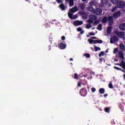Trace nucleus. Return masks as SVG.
<instances>
[{"mask_svg":"<svg viewBox=\"0 0 125 125\" xmlns=\"http://www.w3.org/2000/svg\"><path fill=\"white\" fill-rule=\"evenodd\" d=\"M120 71H122V72H123V73H125V70L121 69V70H120Z\"/></svg>","mask_w":125,"mask_h":125,"instance_id":"53","label":"nucleus"},{"mask_svg":"<svg viewBox=\"0 0 125 125\" xmlns=\"http://www.w3.org/2000/svg\"><path fill=\"white\" fill-rule=\"evenodd\" d=\"M90 6L88 7V9L90 12L96 14L97 15H100L102 13V9L97 8L96 9L93 8V5H94V2L93 1H90L89 2Z\"/></svg>","mask_w":125,"mask_h":125,"instance_id":"1","label":"nucleus"},{"mask_svg":"<svg viewBox=\"0 0 125 125\" xmlns=\"http://www.w3.org/2000/svg\"><path fill=\"white\" fill-rule=\"evenodd\" d=\"M117 8H118L117 6L114 7V8H113L111 9V12H115V11H116V10H117V9H118Z\"/></svg>","mask_w":125,"mask_h":125,"instance_id":"28","label":"nucleus"},{"mask_svg":"<svg viewBox=\"0 0 125 125\" xmlns=\"http://www.w3.org/2000/svg\"><path fill=\"white\" fill-rule=\"evenodd\" d=\"M90 36H95V33L94 32H91L89 33Z\"/></svg>","mask_w":125,"mask_h":125,"instance_id":"41","label":"nucleus"},{"mask_svg":"<svg viewBox=\"0 0 125 125\" xmlns=\"http://www.w3.org/2000/svg\"><path fill=\"white\" fill-rule=\"evenodd\" d=\"M66 44H64L63 43H60V49H65L66 48Z\"/></svg>","mask_w":125,"mask_h":125,"instance_id":"13","label":"nucleus"},{"mask_svg":"<svg viewBox=\"0 0 125 125\" xmlns=\"http://www.w3.org/2000/svg\"><path fill=\"white\" fill-rule=\"evenodd\" d=\"M106 32L108 35L111 34V32H112V27L108 26L106 29Z\"/></svg>","mask_w":125,"mask_h":125,"instance_id":"16","label":"nucleus"},{"mask_svg":"<svg viewBox=\"0 0 125 125\" xmlns=\"http://www.w3.org/2000/svg\"><path fill=\"white\" fill-rule=\"evenodd\" d=\"M59 7V8H60V9L62 11L66 10V6H65L64 3H62V4H60Z\"/></svg>","mask_w":125,"mask_h":125,"instance_id":"9","label":"nucleus"},{"mask_svg":"<svg viewBox=\"0 0 125 125\" xmlns=\"http://www.w3.org/2000/svg\"><path fill=\"white\" fill-rule=\"evenodd\" d=\"M80 94L81 96H86V94H87V91H86V89L84 88H82L80 91Z\"/></svg>","mask_w":125,"mask_h":125,"instance_id":"3","label":"nucleus"},{"mask_svg":"<svg viewBox=\"0 0 125 125\" xmlns=\"http://www.w3.org/2000/svg\"><path fill=\"white\" fill-rule=\"evenodd\" d=\"M88 22L90 24H92V23H93V21L92 20H89V21H88Z\"/></svg>","mask_w":125,"mask_h":125,"instance_id":"42","label":"nucleus"},{"mask_svg":"<svg viewBox=\"0 0 125 125\" xmlns=\"http://www.w3.org/2000/svg\"><path fill=\"white\" fill-rule=\"evenodd\" d=\"M112 39L113 40V41H115V42H118L119 41V38L115 36H113Z\"/></svg>","mask_w":125,"mask_h":125,"instance_id":"23","label":"nucleus"},{"mask_svg":"<svg viewBox=\"0 0 125 125\" xmlns=\"http://www.w3.org/2000/svg\"><path fill=\"white\" fill-rule=\"evenodd\" d=\"M116 5L118 8H123V7H125V2L123 1H117Z\"/></svg>","mask_w":125,"mask_h":125,"instance_id":"2","label":"nucleus"},{"mask_svg":"<svg viewBox=\"0 0 125 125\" xmlns=\"http://www.w3.org/2000/svg\"><path fill=\"white\" fill-rule=\"evenodd\" d=\"M115 65H118L119 66H121L122 63H115Z\"/></svg>","mask_w":125,"mask_h":125,"instance_id":"51","label":"nucleus"},{"mask_svg":"<svg viewBox=\"0 0 125 125\" xmlns=\"http://www.w3.org/2000/svg\"><path fill=\"white\" fill-rule=\"evenodd\" d=\"M120 47L121 49L123 50V49H125V46L124 45V44L122 43L120 44Z\"/></svg>","mask_w":125,"mask_h":125,"instance_id":"27","label":"nucleus"},{"mask_svg":"<svg viewBox=\"0 0 125 125\" xmlns=\"http://www.w3.org/2000/svg\"><path fill=\"white\" fill-rule=\"evenodd\" d=\"M85 28H86V29H90V28H91V24H87L86 25Z\"/></svg>","mask_w":125,"mask_h":125,"instance_id":"30","label":"nucleus"},{"mask_svg":"<svg viewBox=\"0 0 125 125\" xmlns=\"http://www.w3.org/2000/svg\"><path fill=\"white\" fill-rule=\"evenodd\" d=\"M71 65H73V63H71Z\"/></svg>","mask_w":125,"mask_h":125,"instance_id":"62","label":"nucleus"},{"mask_svg":"<svg viewBox=\"0 0 125 125\" xmlns=\"http://www.w3.org/2000/svg\"><path fill=\"white\" fill-rule=\"evenodd\" d=\"M121 67L123 68V69H125V62L124 61L121 62Z\"/></svg>","mask_w":125,"mask_h":125,"instance_id":"26","label":"nucleus"},{"mask_svg":"<svg viewBox=\"0 0 125 125\" xmlns=\"http://www.w3.org/2000/svg\"><path fill=\"white\" fill-rule=\"evenodd\" d=\"M114 61H115L116 62H118V59H115Z\"/></svg>","mask_w":125,"mask_h":125,"instance_id":"55","label":"nucleus"},{"mask_svg":"<svg viewBox=\"0 0 125 125\" xmlns=\"http://www.w3.org/2000/svg\"><path fill=\"white\" fill-rule=\"evenodd\" d=\"M99 92L101 94H104V93H105V89L103 88H101L99 89Z\"/></svg>","mask_w":125,"mask_h":125,"instance_id":"18","label":"nucleus"},{"mask_svg":"<svg viewBox=\"0 0 125 125\" xmlns=\"http://www.w3.org/2000/svg\"><path fill=\"white\" fill-rule=\"evenodd\" d=\"M108 21L109 26H112V25H113V17H108Z\"/></svg>","mask_w":125,"mask_h":125,"instance_id":"11","label":"nucleus"},{"mask_svg":"<svg viewBox=\"0 0 125 125\" xmlns=\"http://www.w3.org/2000/svg\"><path fill=\"white\" fill-rule=\"evenodd\" d=\"M88 42H89V43L90 44H91V43H93V40H91V39H88Z\"/></svg>","mask_w":125,"mask_h":125,"instance_id":"36","label":"nucleus"},{"mask_svg":"<svg viewBox=\"0 0 125 125\" xmlns=\"http://www.w3.org/2000/svg\"><path fill=\"white\" fill-rule=\"evenodd\" d=\"M115 34L118 37H121V38H123L124 36H125V32H118L116 31Z\"/></svg>","mask_w":125,"mask_h":125,"instance_id":"7","label":"nucleus"},{"mask_svg":"<svg viewBox=\"0 0 125 125\" xmlns=\"http://www.w3.org/2000/svg\"><path fill=\"white\" fill-rule=\"evenodd\" d=\"M84 8H85V5H84V4H82L81 5V9L82 10H83V9H84Z\"/></svg>","mask_w":125,"mask_h":125,"instance_id":"29","label":"nucleus"},{"mask_svg":"<svg viewBox=\"0 0 125 125\" xmlns=\"http://www.w3.org/2000/svg\"><path fill=\"white\" fill-rule=\"evenodd\" d=\"M89 18L91 20H93V21H94L95 20H97V17L94 15H90L89 16Z\"/></svg>","mask_w":125,"mask_h":125,"instance_id":"15","label":"nucleus"},{"mask_svg":"<svg viewBox=\"0 0 125 125\" xmlns=\"http://www.w3.org/2000/svg\"><path fill=\"white\" fill-rule=\"evenodd\" d=\"M121 31H125V23H122L119 26Z\"/></svg>","mask_w":125,"mask_h":125,"instance_id":"10","label":"nucleus"},{"mask_svg":"<svg viewBox=\"0 0 125 125\" xmlns=\"http://www.w3.org/2000/svg\"><path fill=\"white\" fill-rule=\"evenodd\" d=\"M113 52L114 53H115V52H118V48H115Z\"/></svg>","mask_w":125,"mask_h":125,"instance_id":"43","label":"nucleus"},{"mask_svg":"<svg viewBox=\"0 0 125 125\" xmlns=\"http://www.w3.org/2000/svg\"><path fill=\"white\" fill-rule=\"evenodd\" d=\"M105 53H108V50H106L105 51Z\"/></svg>","mask_w":125,"mask_h":125,"instance_id":"57","label":"nucleus"},{"mask_svg":"<svg viewBox=\"0 0 125 125\" xmlns=\"http://www.w3.org/2000/svg\"><path fill=\"white\" fill-rule=\"evenodd\" d=\"M83 24V22L82 21H75L74 22V25L75 26H80Z\"/></svg>","mask_w":125,"mask_h":125,"instance_id":"6","label":"nucleus"},{"mask_svg":"<svg viewBox=\"0 0 125 125\" xmlns=\"http://www.w3.org/2000/svg\"><path fill=\"white\" fill-rule=\"evenodd\" d=\"M99 60H100V61L102 62V61H103V58H101L99 59Z\"/></svg>","mask_w":125,"mask_h":125,"instance_id":"50","label":"nucleus"},{"mask_svg":"<svg viewBox=\"0 0 125 125\" xmlns=\"http://www.w3.org/2000/svg\"><path fill=\"white\" fill-rule=\"evenodd\" d=\"M91 39L92 40H96V37H91Z\"/></svg>","mask_w":125,"mask_h":125,"instance_id":"48","label":"nucleus"},{"mask_svg":"<svg viewBox=\"0 0 125 125\" xmlns=\"http://www.w3.org/2000/svg\"><path fill=\"white\" fill-rule=\"evenodd\" d=\"M95 28V27L92 28V30H94Z\"/></svg>","mask_w":125,"mask_h":125,"instance_id":"58","label":"nucleus"},{"mask_svg":"<svg viewBox=\"0 0 125 125\" xmlns=\"http://www.w3.org/2000/svg\"><path fill=\"white\" fill-rule=\"evenodd\" d=\"M95 51H98V50H101V48L99 47L96 46V45L94 46Z\"/></svg>","mask_w":125,"mask_h":125,"instance_id":"21","label":"nucleus"},{"mask_svg":"<svg viewBox=\"0 0 125 125\" xmlns=\"http://www.w3.org/2000/svg\"><path fill=\"white\" fill-rule=\"evenodd\" d=\"M114 42H115L113 38L110 39V43H114Z\"/></svg>","mask_w":125,"mask_h":125,"instance_id":"39","label":"nucleus"},{"mask_svg":"<svg viewBox=\"0 0 125 125\" xmlns=\"http://www.w3.org/2000/svg\"><path fill=\"white\" fill-rule=\"evenodd\" d=\"M96 90V89H95V88L94 87H92L91 88V91L92 92H95V91Z\"/></svg>","mask_w":125,"mask_h":125,"instance_id":"38","label":"nucleus"},{"mask_svg":"<svg viewBox=\"0 0 125 125\" xmlns=\"http://www.w3.org/2000/svg\"><path fill=\"white\" fill-rule=\"evenodd\" d=\"M69 60H70V61H73V59H72V58H70V59H69Z\"/></svg>","mask_w":125,"mask_h":125,"instance_id":"54","label":"nucleus"},{"mask_svg":"<svg viewBox=\"0 0 125 125\" xmlns=\"http://www.w3.org/2000/svg\"><path fill=\"white\" fill-rule=\"evenodd\" d=\"M78 86H79V87H81V86H82V83H78Z\"/></svg>","mask_w":125,"mask_h":125,"instance_id":"47","label":"nucleus"},{"mask_svg":"<svg viewBox=\"0 0 125 125\" xmlns=\"http://www.w3.org/2000/svg\"><path fill=\"white\" fill-rule=\"evenodd\" d=\"M121 15H122V12H121L120 11L116 12L113 14V16L114 17V18H119V17H121Z\"/></svg>","mask_w":125,"mask_h":125,"instance_id":"5","label":"nucleus"},{"mask_svg":"<svg viewBox=\"0 0 125 125\" xmlns=\"http://www.w3.org/2000/svg\"><path fill=\"white\" fill-rule=\"evenodd\" d=\"M109 18H107V17H104L103 19L102 20V23H106V22H107V21H108Z\"/></svg>","mask_w":125,"mask_h":125,"instance_id":"14","label":"nucleus"},{"mask_svg":"<svg viewBox=\"0 0 125 125\" xmlns=\"http://www.w3.org/2000/svg\"><path fill=\"white\" fill-rule=\"evenodd\" d=\"M123 77H124V80H125V74L124 75Z\"/></svg>","mask_w":125,"mask_h":125,"instance_id":"56","label":"nucleus"},{"mask_svg":"<svg viewBox=\"0 0 125 125\" xmlns=\"http://www.w3.org/2000/svg\"><path fill=\"white\" fill-rule=\"evenodd\" d=\"M80 14L82 15V17L83 19H87V15H86V13H84V12H80Z\"/></svg>","mask_w":125,"mask_h":125,"instance_id":"8","label":"nucleus"},{"mask_svg":"<svg viewBox=\"0 0 125 125\" xmlns=\"http://www.w3.org/2000/svg\"><path fill=\"white\" fill-rule=\"evenodd\" d=\"M118 55L119 56L120 58L124 60L125 59V57H124V53L122 51H120L118 53Z\"/></svg>","mask_w":125,"mask_h":125,"instance_id":"12","label":"nucleus"},{"mask_svg":"<svg viewBox=\"0 0 125 125\" xmlns=\"http://www.w3.org/2000/svg\"><path fill=\"white\" fill-rule=\"evenodd\" d=\"M108 87H109V88H113V84H112V83H109L108 84Z\"/></svg>","mask_w":125,"mask_h":125,"instance_id":"34","label":"nucleus"},{"mask_svg":"<svg viewBox=\"0 0 125 125\" xmlns=\"http://www.w3.org/2000/svg\"><path fill=\"white\" fill-rule=\"evenodd\" d=\"M93 43H94V44L97 43V40H93Z\"/></svg>","mask_w":125,"mask_h":125,"instance_id":"44","label":"nucleus"},{"mask_svg":"<svg viewBox=\"0 0 125 125\" xmlns=\"http://www.w3.org/2000/svg\"><path fill=\"white\" fill-rule=\"evenodd\" d=\"M74 6V0H69V6L71 7V6Z\"/></svg>","mask_w":125,"mask_h":125,"instance_id":"20","label":"nucleus"},{"mask_svg":"<svg viewBox=\"0 0 125 125\" xmlns=\"http://www.w3.org/2000/svg\"><path fill=\"white\" fill-rule=\"evenodd\" d=\"M103 42V41L101 40H97V43H102Z\"/></svg>","mask_w":125,"mask_h":125,"instance_id":"35","label":"nucleus"},{"mask_svg":"<svg viewBox=\"0 0 125 125\" xmlns=\"http://www.w3.org/2000/svg\"><path fill=\"white\" fill-rule=\"evenodd\" d=\"M97 29L99 31H102V24H99L98 25V27L97 28Z\"/></svg>","mask_w":125,"mask_h":125,"instance_id":"19","label":"nucleus"},{"mask_svg":"<svg viewBox=\"0 0 125 125\" xmlns=\"http://www.w3.org/2000/svg\"><path fill=\"white\" fill-rule=\"evenodd\" d=\"M83 1H86V0H82Z\"/></svg>","mask_w":125,"mask_h":125,"instance_id":"59","label":"nucleus"},{"mask_svg":"<svg viewBox=\"0 0 125 125\" xmlns=\"http://www.w3.org/2000/svg\"><path fill=\"white\" fill-rule=\"evenodd\" d=\"M76 11H78V8L77 7H74L70 9V12L74 13Z\"/></svg>","mask_w":125,"mask_h":125,"instance_id":"17","label":"nucleus"},{"mask_svg":"<svg viewBox=\"0 0 125 125\" xmlns=\"http://www.w3.org/2000/svg\"><path fill=\"white\" fill-rule=\"evenodd\" d=\"M58 3H62L63 1L61 0H56Z\"/></svg>","mask_w":125,"mask_h":125,"instance_id":"37","label":"nucleus"},{"mask_svg":"<svg viewBox=\"0 0 125 125\" xmlns=\"http://www.w3.org/2000/svg\"><path fill=\"white\" fill-rule=\"evenodd\" d=\"M95 21L94 22V25H97V24H99V23H100V20H95L94 21Z\"/></svg>","mask_w":125,"mask_h":125,"instance_id":"22","label":"nucleus"},{"mask_svg":"<svg viewBox=\"0 0 125 125\" xmlns=\"http://www.w3.org/2000/svg\"><path fill=\"white\" fill-rule=\"evenodd\" d=\"M114 68L116 70H117L118 71H121V70H122V68H120V67H118L117 66H114Z\"/></svg>","mask_w":125,"mask_h":125,"instance_id":"32","label":"nucleus"},{"mask_svg":"<svg viewBox=\"0 0 125 125\" xmlns=\"http://www.w3.org/2000/svg\"><path fill=\"white\" fill-rule=\"evenodd\" d=\"M61 39H62V41H65V36H62Z\"/></svg>","mask_w":125,"mask_h":125,"instance_id":"46","label":"nucleus"},{"mask_svg":"<svg viewBox=\"0 0 125 125\" xmlns=\"http://www.w3.org/2000/svg\"><path fill=\"white\" fill-rule=\"evenodd\" d=\"M82 30H83V29L81 28V27H78L77 28V31L78 32H80Z\"/></svg>","mask_w":125,"mask_h":125,"instance_id":"40","label":"nucleus"},{"mask_svg":"<svg viewBox=\"0 0 125 125\" xmlns=\"http://www.w3.org/2000/svg\"><path fill=\"white\" fill-rule=\"evenodd\" d=\"M99 56L100 57H101L102 56H104V51L101 52L99 54Z\"/></svg>","mask_w":125,"mask_h":125,"instance_id":"31","label":"nucleus"},{"mask_svg":"<svg viewBox=\"0 0 125 125\" xmlns=\"http://www.w3.org/2000/svg\"><path fill=\"white\" fill-rule=\"evenodd\" d=\"M80 33L81 35H83L84 33V31L82 30L81 31H80Z\"/></svg>","mask_w":125,"mask_h":125,"instance_id":"45","label":"nucleus"},{"mask_svg":"<svg viewBox=\"0 0 125 125\" xmlns=\"http://www.w3.org/2000/svg\"><path fill=\"white\" fill-rule=\"evenodd\" d=\"M79 78V76L77 74V73L74 74V79L75 80H78V78Z\"/></svg>","mask_w":125,"mask_h":125,"instance_id":"33","label":"nucleus"},{"mask_svg":"<svg viewBox=\"0 0 125 125\" xmlns=\"http://www.w3.org/2000/svg\"><path fill=\"white\" fill-rule=\"evenodd\" d=\"M65 1H69V0H65Z\"/></svg>","mask_w":125,"mask_h":125,"instance_id":"60","label":"nucleus"},{"mask_svg":"<svg viewBox=\"0 0 125 125\" xmlns=\"http://www.w3.org/2000/svg\"><path fill=\"white\" fill-rule=\"evenodd\" d=\"M109 6H111V5L109 4Z\"/></svg>","mask_w":125,"mask_h":125,"instance_id":"61","label":"nucleus"},{"mask_svg":"<svg viewBox=\"0 0 125 125\" xmlns=\"http://www.w3.org/2000/svg\"><path fill=\"white\" fill-rule=\"evenodd\" d=\"M68 16L70 19L72 20L77 19V18H78V15L76 14L73 16V13H71L70 12L68 13Z\"/></svg>","mask_w":125,"mask_h":125,"instance_id":"4","label":"nucleus"},{"mask_svg":"<svg viewBox=\"0 0 125 125\" xmlns=\"http://www.w3.org/2000/svg\"><path fill=\"white\" fill-rule=\"evenodd\" d=\"M83 56L86 57V58H90V54H89V53L84 54Z\"/></svg>","mask_w":125,"mask_h":125,"instance_id":"25","label":"nucleus"},{"mask_svg":"<svg viewBox=\"0 0 125 125\" xmlns=\"http://www.w3.org/2000/svg\"><path fill=\"white\" fill-rule=\"evenodd\" d=\"M48 50H51V46L49 45L48 46Z\"/></svg>","mask_w":125,"mask_h":125,"instance_id":"49","label":"nucleus"},{"mask_svg":"<svg viewBox=\"0 0 125 125\" xmlns=\"http://www.w3.org/2000/svg\"><path fill=\"white\" fill-rule=\"evenodd\" d=\"M110 109H111L109 107L104 108V111L106 113H110Z\"/></svg>","mask_w":125,"mask_h":125,"instance_id":"24","label":"nucleus"},{"mask_svg":"<svg viewBox=\"0 0 125 125\" xmlns=\"http://www.w3.org/2000/svg\"><path fill=\"white\" fill-rule=\"evenodd\" d=\"M107 96H108V94H105L104 95V97H107Z\"/></svg>","mask_w":125,"mask_h":125,"instance_id":"52","label":"nucleus"}]
</instances>
